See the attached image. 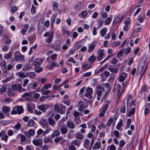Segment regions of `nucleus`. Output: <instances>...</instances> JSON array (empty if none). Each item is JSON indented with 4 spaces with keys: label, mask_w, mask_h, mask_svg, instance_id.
Wrapping results in <instances>:
<instances>
[{
    "label": "nucleus",
    "mask_w": 150,
    "mask_h": 150,
    "mask_svg": "<svg viewBox=\"0 0 150 150\" xmlns=\"http://www.w3.org/2000/svg\"><path fill=\"white\" fill-rule=\"evenodd\" d=\"M87 12L86 11H82L81 14L83 17H85L87 16Z\"/></svg>",
    "instance_id": "59"
},
{
    "label": "nucleus",
    "mask_w": 150,
    "mask_h": 150,
    "mask_svg": "<svg viewBox=\"0 0 150 150\" xmlns=\"http://www.w3.org/2000/svg\"><path fill=\"white\" fill-rule=\"evenodd\" d=\"M41 91L42 94L43 95H47L50 92V90H46L43 88H42Z\"/></svg>",
    "instance_id": "21"
},
{
    "label": "nucleus",
    "mask_w": 150,
    "mask_h": 150,
    "mask_svg": "<svg viewBox=\"0 0 150 150\" xmlns=\"http://www.w3.org/2000/svg\"><path fill=\"white\" fill-rule=\"evenodd\" d=\"M49 97V96H42L40 98V101L41 100H43L45 99H47Z\"/></svg>",
    "instance_id": "56"
},
{
    "label": "nucleus",
    "mask_w": 150,
    "mask_h": 150,
    "mask_svg": "<svg viewBox=\"0 0 150 150\" xmlns=\"http://www.w3.org/2000/svg\"><path fill=\"white\" fill-rule=\"evenodd\" d=\"M14 57L17 61L23 62L24 60V56L22 55L18 51H17L15 53Z\"/></svg>",
    "instance_id": "2"
},
{
    "label": "nucleus",
    "mask_w": 150,
    "mask_h": 150,
    "mask_svg": "<svg viewBox=\"0 0 150 150\" xmlns=\"http://www.w3.org/2000/svg\"><path fill=\"white\" fill-rule=\"evenodd\" d=\"M39 123L43 127L45 128L49 125L47 119L45 118H42L39 121Z\"/></svg>",
    "instance_id": "4"
},
{
    "label": "nucleus",
    "mask_w": 150,
    "mask_h": 150,
    "mask_svg": "<svg viewBox=\"0 0 150 150\" xmlns=\"http://www.w3.org/2000/svg\"><path fill=\"white\" fill-rule=\"evenodd\" d=\"M76 138L79 139L81 140L83 138V135L81 133H78L76 134Z\"/></svg>",
    "instance_id": "39"
},
{
    "label": "nucleus",
    "mask_w": 150,
    "mask_h": 150,
    "mask_svg": "<svg viewBox=\"0 0 150 150\" xmlns=\"http://www.w3.org/2000/svg\"><path fill=\"white\" fill-rule=\"evenodd\" d=\"M6 90V86L4 85L0 89V93L2 95L3 93H4Z\"/></svg>",
    "instance_id": "25"
},
{
    "label": "nucleus",
    "mask_w": 150,
    "mask_h": 150,
    "mask_svg": "<svg viewBox=\"0 0 150 150\" xmlns=\"http://www.w3.org/2000/svg\"><path fill=\"white\" fill-rule=\"evenodd\" d=\"M85 88H86L85 87H83L81 89H80V93H79V95H81L83 93V92L85 90Z\"/></svg>",
    "instance_id": "61"
},
{
    "label": "nucleus",
    "mask_w": 150,
    "mask_h": 150,
    "mask_svg": "<svg viewBox=\"0 0 150 150\" xmlns=\"http://www.w3.org/2000/svg\"><path fill=\"white\" fill-rule=\"evenodd\" d=\"M135 110V108H132L129 111L128 114L127 115V116L128 117H130V115H132L134 113V112Z\"/></svg>",
    "instance_id": "42"
},
{
    "label": "nucleus",
    "mask_w": 150,
    "mask_h": 150,
    "mask_svg": "<svg viewBox=\"0 0 150 150\" xmlns=\"http://www.w3.org/2000/svg\"><path fill=\"white\" fill-rule=\"evenodd\" d=\"M27 76L30 78H34L35 76V73L34 72H30L28 74Z\"/></svg>",
    "instance_id": "35"
},
{
    "label": "nucleus",
    "mask_w": 150,
    "mask_h": 150,
    "mask_svg": "<svg viewBox=\"0 0 150 150\" xmlns=\"http://www.w3.org/2000/svg\"><path fill=\"white\" fill-rule=\"evenodd\" d=\"M63 139L62 137H56L54 139V141L55 143H58V142L60 141L61 140H63Z\"/></svg>",
    "instance_id": "45"
},
{
    "label": "nucleus",
    "mask_w": 150,
    "mask_h": 150,
    "mask_svg": "<svg viewBox=\"0 0 150 150\" xmlns=\"http://www.w3.org/2000/svg\"><path fill=\"white\" fill-rule=\"evenodd\" d=\"M144 66L143 65H139L137 69V71H139L140 72H141L143 71L141 75H144L145 73L146 69L147 68V66H146L144 68Z\"/></svg>",
    "instance_id": "7"
},
{
    "label": "nucleus",
    "mask_w": 150,
    "mask_h": 150,
    "mask_svg": "<svg viewBox=\"0 0 150 150\" xmlns=\"http://www.w3.org/2000/svg\"><path fill=\"white\" fill-rule=\"evenodd\" d=\"M51 87V85L50 84H46L42 88H43L44 89H48L49 88H50Z\"/></svg>",
    "instance_id": "60"
},
{
    "label": "nucleus",
    "mask_w": 150,
    "mask_h": 150,
    "mask_svg": "<svg viewBox=\"0 0 150 150\" xmlns=\"http://www.w3.org/2000/svg\"><path fill=\"white\" fill-rule=\"evenodd\" d=\"M48 132V130H46L45 131H43L42 129H39L37 131V134L38 135H40L41 134H42V136H45L46 134H47Z\"/></svg>",
    "instance_id": "13"
},
{
    "label": "nucleus",
    "mask_w": 150,
    "mask_h": 150,
    "mask_svg": "<svg viewBox=\"0 0 150 150\" xmlns=\"http://www.w3.org/2000/svg\"><path fill=\"white\" fill-rule=\"evenodd\" d=\"M97 52L98 54L97 59L98 61H100L102 59L103 56L105 55L104 50L99 49L98 50Z\"/></svg>",
    "instance_id": "5"
},
{
    "label": "nucleus",
    "mask_w": 150,
    "mask_h": 150,
    "mask_svg": "<svg viewBox=\"0 0 150 150\" xmlns=\"http://www.w3.org/2000/svg\"><path fill=\"white\" fill-rule=\"evenodd\" d=\"M122 125V121H120L117 125L116 128L117 129H119L121 127Z\"/></svg>",
    "instance_id": "52"
},
{
    "label": "nucleus",
    "mask_w": 150,
    "mask_h": 150,
    "mask_svg": "<svg viewBox=\"0 0 150 150\" xmlns=\"http://www.w3.org/2000/svg\"><path fill=\"white\" fill-rule=\"evenodd\" d=\"M115 79V74H112L110 76V78L108 80L109 82L111 83Z\"/></svg>",
    "instance_id": "38"
},
{
    "label": "nucleus",
    "mask_w": 150,
    "mask_h": 150,
    "mask_svg": "<svg viewBox=\"0 0 150 150\" xmlns=\"http://www.w3.org/2000/svg\"><path fill=\"white\" fill-rule=\"evenodd\" d=\"M57 16V14L56 13H55L53 15L51 18L50 24L51 25H52L55 22V19L56 17Z\"/></svg>",
    "instance_id": "20"
},
{
    "label": "nucleus",
    "mask_w": 150,
    "mask_h": 150,
    "mask_svg": "<svg viewBox=\"0 0 150 150\" xmlns=\"http://www.w3.org/2000/svg\"><path fill=\"white\" fill-rule=\"evenodd\" d=\"M11 53L9 52V53L6 54L5 55L4 58L6 59H8L10 58Z\"/></svg>",
    "instance_id": "58"
},
{
    "label": "nucleus",
    "mask_w": 150,
    "mask_h": 150,
    "mask_svg": "<svg viewBox=\"0 0 150 150\" xmlns=\"http://www.w3.org/2000/svg\"><path fill=\"white\" fill-rule=\"evenodd\" d=\"M81 143V141L77 139L73 140L71 142V144H74L77 147L79 146Z\"/></svg>",
    "instance_id": "18"
},
{
    "label": "nucleus",
    "mask_w": 150,
    "mask_h": 150,
    "mask_svg": "<svg viewBox=\"0 0 150 150\" xmlns=\"http://www.w3.org/2000/svg\"><path fill=\"white\" fill-rule=\"evenodd\" d=\"M33 144L35 146H38L42 144V142L40 139H34L33 141Z\"/></svg>",
    "instance_id": "15"
},
{
    "label": "nucleus",
    "mask_w": 150,
    "mask_h": 150,
    "mask_svg": "<svg viewBox=\"0 0 150 150\" xmlns=\"http://www.w3.org/2000/svg\"><path fill=\"white\" fill-rule=\"evenodd\" d=\"M96 58L95 57L94 55H92L88 59V61L89 63H92L96 59Z\"/></svg>",
    "instance_id": "24"
},
{
    "label": "nucleus",
    "mask_w": 150,
    "mask_h": 150,
    "mask_svg": "<svg viewBox=\"0 0 150 150\" xmlns=\"http://www.w3.org/2000/svg\"><path fill=\"white\" fill-rule=\"evenodd\" d=\"M53 10L55 11H57L58 10V5L57 3L55 2L53 3Z\"/></svg>",
    "instance_id": "46"
},
{
    "label": "nucleus",
    "mask_w": 150,
    "mask_h": 150,
    "mask_svg": "<svg viewBox=\"0 0 150 150\" xmlns=\"http://www.w3.org/2000/svg\"><path fill=\"white\" fill-rule=\"evenodd\" d=\"M22 84L21 80L19 79L16 83V84L12 86L13 90L14 91H19L21 89V85Z\"/></svg>",
    "instance_id": "1"
},
{
    "label": "nucleus",
    "mask_w": 150,
    "mask_h": 150,
    "mask_svg": "<svg viewBox=\"0 0 150 150\" xmlns=\"http://www.w3.org/2000/svg\"><path fill=\"white\" fill-rule=\"evenodd\" d=\"M116 147L113 144H112L108 146L106 150H115Z\"/></svg>",
    "instance_id": "29"
},
{
    "label": "nucleus",
    "mask_w": 150,
    "mask_h": 150,
    "mask_svg": "<svg viewBox=\"0 0 150 150\" xmlns=\"http://www.w3.org/2000/svg\"><path fill=\"white\" fill-rule=\"evenodd\" d=\"M17 8L15 6L12 7L11 8V11L13 12H16L17 11Z\"/></svg>",
    "instance_id": "62"
},
{
    "label": "nucleus",
    "mask_w": 150,
    "mask_h": 150,
    "mask_svg": "<svg viewBox=\"0 0 150 150\" xmlns=\"http://www.w3.org/2000/svg\"><path fill=\"white\" fill-rule=\"evenodd\" d=\"M2 110L4 113H6V114L7 116H10L9 113L11 110L9 107L8 106H5L2 108Z\"/></svg>",
    "instance_id": "12"
},
{
    "label": "nucleus",
    "mask_w": 150,
    "mask_h": 150,
    "mask_svg": "<svg viewBox=\"0 0 150 150\" xmlns=\"http://www.w3.org/2000/svg\"><path fill=\"white\" fill-rule=\"evenodd\" d=\"M107 29L106 28H104L100 30V34L102 36H104L106 33Z\"/></svg>",
    "instance_id": "33"
},
{
    "label": "nucleus",
    "mask_w": 150,
    "mask_h": 150,
    "mask_svg": "<svg viewBox=\"0 0 150 150\" xmlns=\"http://www.w3.org/2000/svg\"><path fill=\"white\" fill-rule=\"evenodd\" d=\"M43 28L42 27L41 29V32L42 33V31H43L45 27L44 25H45L46 27H48L49 26V21H46L45 23L43 24Z\"/></svg>",
    "instance_id": "26"
},
{
    "label": "nucleus",
    "mask_w": 150,
    "mask_h": 150,
    "mask_svg": "<svg viewBox=\"0 0 150 150\" xmlns=\"http://www.w3.org/2000/svg\"><path fill=\"white\" fill-rule=\"evenodd\" d=\"M43 69V68L42 67H38L34 68L35 71L38 73H39L42 71Z\"/></svg>",
    "instance_id": "34"
},
{
    "label": "nucleus",
    "mask_w": 150,
    "mask_h": 150,
    "mask_svg": "<svg viewBox=\"0 0 150 150\" xmlns=\"http://www.w3.org/2000/svg\"><path fill=\"white\" fill-rule=\"evenodd\" d=\"M31 95V93H25L23 95L22 97H25L26 96L29 97Z\"/></svg>",
    "instance_id": "57"
},
{
    "label": "nucleus",
    "mask_w": 150,
    "mask_h": 150,
    "mask_svg": "<svg viewBox=\"0 0 150 150\" xmlns=\"http://www.w3.org/2000/svg\"><path fill=\"white\" fill-rule=\"evenodd\" d=\"M60 134V133L58 131L56 130L55 131L53 134L51 135L50 136L52 138H53L55 137H57Z\"/></svg>",
    "instance_id": "32"
},
{
    "label": "nucleus",
    "mask_w": 150,
    "mask_h": 150,
    "mask_svg": "<svg viewBox=\"0 0 150 150\" xmlns=\"http://www.w3.org/2000/svg\"><path fill=\"white\" fill-rule=\"evenodd\" d=\"M19 135H21V137L20 140L21 142H25L26 139V137L23 134H20Z\"/></svg>",
    "instance_id": "51"
},
{
    "label": "nucleus",
    "mask_w": 150,
    "mask_h": 150,
    "mask_svg": "<svg viewBox=\"0 0 150 150\" xmlns=\"http://www.w3.org/2000/svg\"><path fill=\"white\" fill-rule=\"evenodd\" d=\"M38 108L40 110H41L42 112H46L45 105H42L37 106Z\"/></svg>",
    "instance_id": "23"
},
{
    "label": "nucleus",
    "mask_w": 150,
    "mask_h": 150,
    "mask_svg": "<svg viewBox=\"0 0 150 150\" xmlns=\"http://www.w3.org/2000/svg\"><path fill=\"white\" fill-rule=\"evenodd\" d=\"M44 142L45 143H47L48 142L51 143L52 142V141L49 138V137L48 136L44 138Z\"/></svg>",
    "instance_id": "30"
},
{
    "label": "nucleus",
    "mask_w": 150,
    "mask_h": 150,
    "mask_svg": "<svg viewBox=\"0 0 150 150\" xmlns=\"http://www.w3.org/2000/svg\"><path fill=\"white\" fill-rule=\"evenodd\" d=\"M53 48L56 50H59L60 49V45L59 44H56L53 46Z\"/></svg>",
    "instance_id": "40"
},
{
    "label": "nucleus",
    "mask_w": 150,
    "mask_h": 150,
    "mask_svg": "<svg viewBox=\"0 0 150 150\" xmlns=\"http://www.w3.org/2000/svg\"><path fill=\"white\" fill-rule=\"evenodd\" d=\"M81 42L80 41H79L77 42L75 45V50H76L81 47Z\"/></svg>",
    "instance_id": "28"
},
{
    "label": "nucleus",
    "mask_w": 150,
    "mask_h": 150,
    "mask_svg": "<svg viewBox=\"0 0 150 150\" xmlns=\"http://www.w3.org/2000/svg\"><path fill=\"white\" fill-rule=\"evenodd\" d=\"M123 74V76L121 75L120 76L119 79L120 82H122L124 81L125 80V78L127 77V74L125 73L124 74Z\"/></svg>",
    "instance_id": "19"
},
{
    "label": "nucleus",
    "mask_w": 150,
    "mask_h": 150,
    "mask_svg": "<svg viewBox=\"0 0 150 150\" xmlns=\"http://www.w3.org/2000/svg\"><path fill=\"white\" fill-rule=\"evenodd\" d=\"M108 69L112 72L115 73H117V69L115 68H111L110 67H109L108 68Z\"/></svg>",
    "instance_id": "48"
},
{
    "label": "nucleus",
    "mask_w": 150,
    "mask_h": 150,
    "mask_svg": "<svg viewBox=\"0 0 150 150\" xmlns=\"http://www.w3.org/2000/svg\"><path fill=\"white\" fill-rule=\"evenodd\" d=\"M68 148L70 150H76V148L73 145H71L68 147Z\"/></svg>",
    "instance_id": "64"
},
{
    "label": "nucleus",
    "mask_w": 150,
    "mask_h": 150,
    "mask_svg": "<svg viewBox=\"0 0 150 150\" xmlns=\"http://www.w3.org/2000/svg\"><path fill=\"white\" fill-rule=\"evenodd\" d=\"M78 107H79V110L80 111H82L85 108V106L84 105L83 102L82 100H79Z\"/></svg>",
    "instance_id": "9"
},
{
    "label": "nucleus",
    "mask_w": 150,
    "mask_h": 150,
    "mask_svg": "<svg viewBox=\"0 0 150 150\" xmlns=\"http://www.w3.org/2000/svg\"><path fill=\"white\" fill-rule=\"evenodd\" d=\"M126 49H123L122 50L119 51L118 53L117 57L118 58H119V55H120V57H122V54L125 52Z\"/></svg>",
    "instance_id": "31"
},
{
    "label": "nucleus",
    "mask_w": 150,
    "mask_h": 150,
    "mask_svg": "<svg viewBox=\"0 0 150 150\" xmlns=\"http://www.w3.org/2000/svg\"><path fill=\"white\" fill-rule=\"evenodd\" d=\"M24 133L26 136H33L35 134V130L34 129H30L28 131L24 132Z\"/></svg>",
    "instance_id": "8"
},
{
    "label": "nucleus",
    "mask_w": 150,
    "mask_h": 150,
    "mask_svg": "<svg viewBox=\"0 0 150 150\" xmlns=\"http://www.w3.org/2000/svg\"><path fill=\"white\" fill-rule=\"evenodd\" d=\"M75 124L73 121L68 120L66 123V127L71 129L74 128Z\"/></svg>",
    "instance_id": "6"
},
{
    "label": "nucleus",
    "mask_w": 150,
    "mask_h": 150,
    "mask_svg": "<svg viewBox=\"0 0 150 150\" xmlns=\"http://www.w3.org/2000/svg\"><path fill=\"white\" fill-rule=\"evenodd\" d=\"M31 12L32 14H34L36 12L35 6L33 5H32V8H31Z\"/></svg>",
    "instance_id": "55"
},
{
    "label": "nucleus",
    "mask_w": 150,
    "mask_h": 150,
    "mask_svg": "<svg viewBox=\"0 0 150 150\" xmlns=\"http://www.w3.org/2000/svg\"><path fill=\"white\" fill-rule=\"evenodd\" d=\"M41 63L38 62H35L34 63V66L35 67H38L41 65Z\"/></svg>",
    "instance_id": "63"
},
{
    "label": "nucleus",
    "mask_w": 150,
    "mask_h": 150,
    "mask_svg": "<svg viewBox=\"0 0 150 150\" xmlns=\"http://www.w3.org/2000/svg\"><path fill=\"white\" fill-rule=\"evenodd\" d=\"M111 21V18H107L105 21V23L107 25L109 24Z\"/></svg>",
    "instance_id": "53"
},
{
    "label": "nucleus",
    "mask_w": 150,
    "mask_h": 150,
    "mask_svg": "<svg viewBox=\"0 0 150 150\" xmlns=\"http://www.w3.org/2000/svg\"><path fill=\"white\" fill-rule=\"evenodd\" d=\"M90 141L89 140L85 139L84 142V147L87 149H90Z\"/></svg>",
    "instance_id": "17"
},
{
    "label": "nucleus",
    "mask_w": 150,
    "mask_h": 150,
    "mask_svg": "<svg viewBox=\"0 0 150 150\" xmlns=\"http://www.w3.org/2000/svg\"><path fill=\"white\" fill-rule=\"evenodd\" d=\"M113 120V118L112 117H110L109 118L106 125L107 127H109L111 125V123L112 122Z\"/></svg>",
    "instance_id": "41"
},
{
    "label": "nucleus",
    "mask_w": 150,
    "mask_h": 150,
    "mask_svg": "<svg viewBox=\"0 0 150 150\" xmlns=\"http://www.w3.org/2000/svg\"><path fill=\"white\" fill-rule=\"evenodd\" d=\"M48 120L49 123L50 125L53 126L55 125V122L52 119L50 118H48Z\"/></svg>",
    "instance_id": "43"
},
{
    "label": "nucleus",
    "mask_w": 150,
    "mask_h": 150,
    "mask_svg": "<svg viewBox=\"0 0 150 150\" xmlns=\"http://www.w3.org/2000/svg\"><path fill=\"white\" fill-rule=\"evenodd\" d=\"M17 109L16 106L13 108V110L11 112V114L12 115H15L17 113Z\"/></svg>",
    "instance_id": "49"
},
{
    "label": "nucleus",
    "mask_w": 150,
    "mask_h": 150,
    "mask_svg": "<svg viewBox=\"0 0 150 150\" xmlns=\"http://www.w3.org/2000/svg\"><path fill=\"white\" fill-rule=\"evenodd\" d=\"M96 41H95L93 42L91 44L89 45L88 50V52H90L93 50L96 46Z\"/></svg>",
    "instance_id": "11"
},
{
    "label": "nucleus",
    "mask_w": 150,
    "mask_h": 150,
    "mask_svg": "<svg viewBox=\"0 0 150 150\" xmlns=\"http://www.w3.org/2000/svg\"><path fill=\"white\" fill-rule=\"evenodd\" d=\"M35 122L32 119L29 120L28 122V125L30 127H33L34 126Z\"/></svg>",
    "instance_id": "22"
},
{
    "label": "nucleus",
    "mask_w": 150,
    "mask_h": 150,
    "mask_svg": "<svg viewBox=\"0 0 150 150\" xmlns=\"http://www.w3.org/2000/svg\"><path fill=\"white\" fill-rule=\"evenodd\" d=\"M31 67V66L30 64H26L23 66V69L24 71H26L30 69Z\"/></svg>",
    "instance_id": "37"
},
{
    "label": "nucleus",
    "mask_w": 150,
    "mask_h": 150,
    "mask_svg": "<svg viewBox=\"0 0 150 150\" xmlns=\"http://www.w3.org/2000/svg\"><path fill=\"white\" fill-rule=\"evenodd\" d=\"M93 93L92 88L90 87H88L86 89V92L84 96L89 99H91L92 98Z\"/></svg>",
    "instance_id": "3"
},
{
    "label": "nucleus",
    "mask_w": 150,
    "mask_h": 150,
    "mask_svg": "<svg viewBox=\"0 0 150 150\" xmlns=\"http://www.w3.org/2000/svg\"><path fill=\"white\" fill-rule=\"evenodd\" d=\"M90 68V66L88 65L87 64H85L83 65L82 67V68L83 69V70L85 71L87 70Z\"/></svg>",
    "instance_id": "47"
},
{
    "label": "nucleus",
    "mask_w": 150,
    "mask_h": 150,
    "mask_svg": "<svg viewBox=\"0 0 150 150\" xmlns=\"http://www.w3.org/2000/svg\"><path fill=\"white\" fill-rule=\"evenodd\" d=\"M104 88L101 87L100 85L98 86L96 88V93L98 96H101L102 94V91H103Z\"/></svg>",
    "instance_id": "10"
},
{
    "label": "nucleus",
    "mask_w": 150,
    "mask_h": 150,
    "mask_svg": "<svg viewBox=\"0 0 150 150\" xmlns=\"http://www.w3.org/2000/svg\"><path fill=\"white\" fill-rule=\"evenodd\" d=\"M117 62V60L115 58H113L110 62V63L113 64H116Z\"/></svg>",
    "instance_id": "54"
},
{
    "label": "nucleus",
    "mask_w": 150,
    "mask_h": 150,
    "mask_svg": "<svg viewBox=\"0 0 150 150\" xmlns=\"http://www.w3.org/2000/svg\"><path fill=\"white\" fill-rule=\"evenodd\" d=\"M16 107L17 112L18 114L20 115L23 112V108L22 106L16 105Z\"/></svg>",
    "instance_id": "16"
},
{
    "label": "nucleus",
    "mask_w": 150,
    "mask_h": 150,
    "mask_svg": "<svg viewBox=\"0 0 150 150\" xmlns=\"http://www.w3.org/2000/svg\"><path fill=\"white\" fill-rule=\"evenodd\" d=\"M66 108L62 104L59 105V107L58 112H59L60 114L64 113Z\"/></svg>",
    "instance_id": "14"
},
{
    "label": "nucleus",
    "mask_w": 150,
    "mask_h": 150,
    "mask_svg": "<svg viewBox=\"0 0 150 150\" xmlns=\"http://www.w3.org/2000/svg\"><path fill=\"white\" fill-rule=\"evenodd\" d=\"M1 137V140L5 141L6 142H7V139L8 138V136L6 134L2 136Z\"/></svg>",
    "instance_id": "44"
},
{
    "label": "nucleus",
    "mask_w": 150,
    "mask_h": 150,
    "mask_svg": "<svg viewBox=\"0 0 150 150\" xmlns=\"http://www.w3.org/2000/svg\"><path fill=\"white\" fill-rule=\"evenodd\" d=\"M61 132L62 134H66L67 132V129L65 127H63L61 129Z\"/></svg>",
    "instance_id": "50"
},
{
    "label": "nucleus",
    "mask_w": 150,
    "mask_h": 150,
    "mask_svg": "<svg viewBox=\"0 0 150 150\" xmlns=\"http://www.w3.org/2000/svg\"><path fill=\"white\" fill-rule=\"evenodd\" d=\"M100 143L99 142H96L95 144L94 145L93 149H99Z\"/></svg>",
    "instance_id": "36"
},
{
    "label": "nucleus",
    "mask_w": 150,
    "mask_h": 150,
    "mask_svg": "<svg viewBox=\"0 0 150 150\" xmlns=\"http://www.w3.org/2000/svg\"><path fill=\"white\" fill-rule=\"evenodd\" d=\"M123 16H120V17H117L116 19L114 20V22L115 23H117L118 22H121L123 19Z\"/></svg>",
    "instance_id": "27"
}]
</instances>
